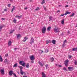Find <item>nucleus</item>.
Masks as SVG:
<instances>
[{
  "label": "nucleus",
  "instance_id": "c756f323",
  "mask_svg": "<svg viewBox=\"0 0 77 77\" xmlns=\"http://www.w3.org/2000/svg\"><path fill=\"white\" fill-rule=\"evenodd\" d=\"M29 66H29V64L27 63V65L26 66V68H29Z\"/></svg>",
  "mask_w": 77,
  "mask_h": 77
},
{
  "label": "nucleus",
  "instance_id": "1a4fd4ad",
  "mask_svg": "<svg viewBox=\"0 0 77 77\" xmlns=\"http://www.w3.org/2000/svg\"><path fill=\"white\" fill-rule=\"evenodd\" d=\"M73 68L72 67H68L69 71H72L73 69Z\"/></svg>",
  "mask_w": 77,
  "mask_h": 77
},
{
  "label": "nucleus",
  "instance_id": "ea45409f",
  "mask_svg": "<svg viewBox=\"0 0 77 77\" xmlns=\"http://www.w3.org/2000/svg\"><path fill=\"white\" fill-rule=\"evenodd\" d=\"M5 57H7L8 56V54H5Z\"/></svg>",
  "mask_w": 77,
  "mask_h": 77
},
{
  "label": "nucleus",
  "instance_id": "49530a36",
  "mask_svg": "<svg viewBox=\"0 0 77 77\" xmlns=\"http://www.w3.org/2000/svg\"><path fill=\"white\" fill-rule=\"evenodd\" d=\"M72 57V56L70 55L69 56V58H71Z\"/></svg>",
  "mask_w": 77,
  "mask_h": 77
},
{
  "label": "nucleus",
  "instance_id": "13d9d810",
  "mask_svg": "<svg viewBox=\"0 0 77 77\" xmlns=\"http://www.w3.org/2000/svg\"><path fill=\"white\" fill-rule=\"evenodd\" d=\"M2 20H5V19L4 18H2Z\"/></svg>",
  "mask_w": 77,
  "mask_h": 77
},
{
  "label": "nucleus",
  "instance_id": "0eeeda50",
  "mask_svg": "<svg viewBox=\"0 0 77 77\" xmlns=\"http://www.w3.org/2000/svg\"><path fill=\"white\" fill-rule=\"evenodd\" d=\"M68 62H69V60H66L64 62V64L66 66H68Z\"/></svg>",
  "mask_w": 77,
  "mask_h": 77
},
{
  "label": "nucleus",
  "instance_id": "bb28decb",
  "mask_svg": "<svg viewBox=\"0 0 77 77\" xmlns=\"http://www.w3.org/2000/svg\"><path fill=\"white\" fill-rule=\"evenodd\" d=\"M50 59L51 60H52V61H51V62H53V61L54 60V58H53V57H52Z\"/></svg>",
  "mask_w": 77,
  "mask_h": 77
},
{
  "label": "nucleus",
  "instance_id": "f8f14e48",
  "mask_svg": "<svg viewBox=\"0 0 77 77\" xmlns=\"http://www.w3.org/2000/svg\"><path fill=\"white\" fill-rule=\"evenodd\" d=\"M51 42L53 44H56V40H53Z\"/></svg>",
  "mask_w": 77,
  "mask_h": 77
},
{
  "label": "nucleus",
  "instance_id": "473e14b6",
  "mask_svg": "<svg viewBox=\"0 0 77 77\" xmlns=\"http://www.w3.org/2000/svg\"><path fill=\"white\" fill-rule=\"evenodd\" d=\"M63 70H65V71L66 70V68L65 67H64L63 68Z\"/></svg>",
  "mask_w": 77,
  "mask_h": 77
},
{
  "label": "nucleus",
  "instance_id": "bf43d9fd",
  "mask_svg": "<svg viewBox=\"0 0 77 77\" xmlns=\"http://www.w3.org/2000/svg\"><path fill=\"white\" fill-rule=\"evenodd\" d=\"M68 32V33H69V34H70V32L69 31Z\"/></svg>",
  "mask_w": 77,
  "mask_h": 77
},
{
  "label": "nucleus",
  "instance_id": "338daca9",
  "mask_svg": "<svg viewBox=\"0 0 77 77\" xmlns=\"http://www.w3.org/2000/svg\"><path fill=\"white\" fill-rule=\"evenodd\" d=\"M24 0H22V1H24Z\"/></svg>",
  "mask_w": 77,
  "mask_h": 77
},
{
  "label": "nucleus",
  "instance_id": "09e8293b",
  "mask_svg": "<svg viewBox=\"0 0 77 77\" xmlns=\"http://www.w3.org/2000/svg\"><path fill=\"white\" fill-rule=\"evenodd\" d=\"M13 33V31H12L10 32V33Z\"/></svg>",
  "mask_w": 77,
  "mask_h": 77
},
{
  "label": "nucleus",
  "instance_id": "423d86ee",
  "mask_svg": "<svg viewBox=\"0 0 77 77\" xmlns=\"http://www.w3.org/2000/svg\"><path fill=\"white\" fill-rule=\"evenodd\" d=\"M71 14V12H69L68 11H67L66 13L65 14H61L60 16H64V15H66L67 14Z\"/></svg>",
  "mask_w": 77,
  "mask_h": 77
},
{
  "label": "nucleus",
  "instance_id": "a19ab883",
  "mask_svg": "<svg viewBox=\"0 0 77 77\" xmlns=\"http://www.w3.org/2000/svg\"><path fill=\"white\" fill-rule=\"evenodd\" d=\"M11 4H8V7H11Z\"/></svg>",
  "mask_w": 77,
  "mask_h": 77
},
{
  "label": "nucleus",
  "instance_id": "4468645a",
  "mask_svg": "<svg viewBox=\"0 0 77 77\" xmlns=\"http://www.w3.org/2000/svg\"><path fill=\"white\" fill-rule=\"evenodd\" d=\"M72 51H77V48H75L72 49Z\"/></svg>",
  "mask_w": 77,
  "mask_h": 77
},
{
  "label": "nucleus",
  "instance_id": "a878e982",
  "mask_svg": "<svg viewBox=\"0 0 77 77\" xmlns=\"http://www.w3.org/2000/svg\"><path fill=\"white\" fill-rule=\"evenodd\" d=\"M45 0H43L41 2L42 5H43L44 3H45Z\"/></svg>",
  "mask_w": 77,
  "mask_h": 77
},
{
  "label": "nucleus",
  "instance_id": "2f4dec72",
  "mask_svg": "<svg viewBox=\"0 0 77 77\" xmlns=\"http://www.w3.org/2000/svg\"><path fill=\"white\" fill-rule=\"evenodd\" d=\"M49 19H50L49 21H50V20H52V19H51L52 18V17L50 16L49 17Z\"/></svg>",
  "mask_w": 77,
  "mask_h": 77
},
{
  "label": "nucleus",
  "instance_id": "aec40b11",
  "mask_svg": "<svg viewBox=\"0 0 77 77\" xmlns=\"http://www.w3.org/2000/svg\"><path fill=\"white\" fill-rule=\"evenodd\" d=\"M38 64L40 65L41 66H43V64L40 61H38Z\"/></svg>",
  "mask_w": 77,
  "mask_h": 77
},
{
  "label": "nucleus",
  "instance_id": "c85d7f7f",
  "mask_svg": "<svg viewBox=\"0 0 77 77\" xmlns=\"http://www.w3.org/2000/svg\"><path fill=\"white\" fill-rule=\"evenodd\" d=\"M39 52L40 54H42L43 53V51L42 50H40L39 51Z\"/></svg>",
  "mask_w": 77,
  "mask_h": 77
},
{
  "label": "nucleus",
  "instance_id": "4d7b16f0",
  "mask_svg": "<svg viewBox=\"0 0 77 77\" xmlns=\"http://www.w3.org/2000/svg\"><path fill=\"white\" fill-rule=\"evenodd\" d=\"M10 1L11 2H12V0H10Z\"/></svg>",
  "mask_w": 77,
  "mask_h": 77
},
{
  "label": "nucleus",
  "instance_id": "c03bdc74",
  "mask_svg": "<svg viewBox=\"0 0 77 77\" xmlns=\"http://www.w3.org/2000/svg\"><path fill=\"white\" fill-rule=\"evenodd\" d=\"M45 66H46V68H47V67H48V64H46L45 65Z\"/></svg>",
  "mask_w": 77,
  "mask_h": 77
},
{
  "label": "nucleus",
  "instance_id": "c9c22d12",
  "mask_svg": "<svg viewBox=\"0 0 77 77\" xmlns=\"http://www.w3.org/2000/svg\"><path fill=\"white\" fill-rule=\"evenodd\" d=\"M8 62V61H7V59H5L4 62H5V63H6V62Z\"/></svg>",
  "mask_w": 77,
  "mask_h": 77
},
{
  "label": "nucleus",
  "instance_id": "7ed1b4c3",
  "mask_svg": "<svg viewBox=\"0 0 77 77\" xmlns=\"http://www.w3.org/2000/svg\"><path fill=\"white\" fill-rule=\"evenodd\" d=\"M46 31V28L45 26L43 27L42 30V33H45Z\"/></svg>",
  "mask_w": 77,
  "mask_h": 77
},
{
  "label": "nucleus",
  "instance_id": "2eb2a0df",
  "mask_svg": "<svg viewBox=\"0 0 77 77\" xmlns=\"http://www.w3.org/2000/svg\"><path fill=\"white\" fill-rule=\"evenodd\" d=\"M65 42H66V40H65L64 41L63 44V47H65Z\"/></svg>",
  "mask_w": 77,
  "mask_h": 77
},
{
  "label": "nucleus",
  "instance_id": "393cba45",
  "mask_svg": "<svg viewBox=\"0 0 77 77\" xmlns=\"http://www.w3.org/2000/svg\"><path fill=\"white\" fill-rule=\"evenodd\" d=\"M0 62H2V61H3V59L1 56H0Z\"/></svg>",
  "mask_w": 77,
  "mask_h": 77
},
{
  "label": "nucleus",
  "instance_id": "dca6fc26",
  "mask_svg": "<svg viewBox=\"0 0 77 77\" xmlns=\"http://www.w3.org/2000/svg\"><path fill=\"white\" fill-rule=\"evenodd\" d=\"M51 30V27L50 26L48 27L47 29V30H48V32H49V31H50Z\"/></svg>",
  "mask_w": 77,
  "mask_h": 77
},
{
  "label": "nucleus",
  "instance_id": "8fccbe9b",
  "mask_svg": "<svg viewBox=\"0 0 77 77\" xmlns=\"http://www.w3.org/2000/svg\"><path fill=\"white\" fill-rule=\"evenodd\" d=\"M46 51H47V53H48V51H49L48 49H47Z\"/></svg>",
  "mask_w": 77,
  "mask_h": 77
},
{
  "label": "nucleus",
  "instance_id": "a211bd4d",
  "mask_svg": "<svg viewBox=\"0 0 77 77\" xmlns=\"http://www.w3.org/2000/svg\"><path fill=\"white\" fill-rule=\"evenodd\" d=\"M8 44L9 46H10V45H11V44H12V42L10 41H9L8 42Z\"/></svg>",
  "mask_w": 77,
  "mask_h": 77
},
{
  "label": "nucleus",
  "instance_id": "f257e3e1",
  "mask_svg": "<svg viewBox=\"0 0 77 77\" xmlns=\"http://www.w3.org/2000/svg\"><path fill=\"white\" fill-rule=\"evenodd\" d=\"M54 32L55 33H58V32H59V30H60V29L58 28L57 26H55V28H54Z\"/></svg>",
  "mask_w": 77,
  "mask_h": 77
},
{
  "label": "nucleus",
  "instance_id": "58836bf2",
  "mask_svg": "<svg viewBox=\"0 0 77 77\" xmlns=\"http://www.w3.org/2000/svg\"><path fill=\"white\" fill-rule=\"evenodd\" d=\"M22 16H19V17H18V19H20V18H21V17H22Z\"/></svg>",
  "mask_w": 77,
  "mask_h": 77
},
{
  "label": "nucleus",
  "instance_id": "79ce46f5",
  "mask_svg": "<svg viewBox=\"0 0 77 77\" xmlns=\"http://www.w3.org/2000/svg\"><path fill=\"white\" fill-rule=\"evenodd\" d=\"M31 63H33L34 62V61L33 60L31 61Z\"/></svg>",
  "mask_w": 77,
  "mask_h": 77
},
{
  "label": "nucleus",
  "instance_id": "a18cd8bd",
  "mask_svg": "<svg viewBox=\"0 0 77 77\" xmlns=\"http://www.w3.org/2000/svg\"><path fill=\"white\" fill-rule=\"evenodd\" d=\"M19 17V16L18 15H17L16 16V18H18Z\"/></svg>",
  "mask_w": 77,
  "mask_h": 77
},
{
  "label": "nucleus",
  "instance_id": "7c9ffc66",
  "mask_svg": "<svg viewBox=\"0 0 77 77\" xmlns=\"http://www.w3.org/2000/svg\"><path fill=\"white\" fill-rule=\"evenodd\" d=\"M75 15V14L73 13L71 15H70V17H73Z\"/></svg>",
  "mask_w": 77,
  "mask_h": 77
},
{
  "label": "nucleus",
  "instance_id": "6ab92c4d",
  "mask_svg": "<svg viewBox=\"0 0 77 77\" xmlns=\"http://www.w3.org/2000/svg\"><path fill=\"white\" fill-rule=\"evenodd\" d=\"M15 7L14 6H13V8L11 10V12L13 13L14 12V10L15 9Z\"/></svg>",
  "mask_w": 77,
  "mask_h": 77
},
{
  "label": "nucleus",
  "instance_id": "cd10ccee",
  "mask_svg": "<svg viewBox=\"0 0 77 77\" xmlns=\"http://www.w3.org/2000/svg\"><path fill=\"white\" fill-rule=\"evenodd\" d=\"M4 26H5L4 25H2L1 26H0V29H2V28H3V27H4Z\"/></svg>",
  "mask_w": 77,
  "mask_h": 77
},
{
  "label": "nucleus",
  "instance_id": "774afa93",
  "mask_svg": "<svg viewBox=\"0 0 77 77\" xmlns=\"http://www.w3.org/2000/svg\"><path fill=\"white\" fill-rule=\"evenodd\" d=\"M44 9H45V10H45V8H44Z\"/></svg>",
  "mask_w": 77,
  "mask_h": 77
},
{
  "label": "nucleus",
  "instance_id": "f704fd0d",
  "mask_svg": "<svg viewBox=\"0 0 77 77\" xmlns=\"http://www.w3.org/2000/svg\"><path fill=\"white\" fill-rule=\"evenodd\" d=\"M74 63L75 65H77V61L75 60V62H74Z\"/></svg>",
  "mask_w": 77,
  "mask_h": 77
},
{
  "label": "nucleus",
  "instance_id": "0e129e2a",
  "mask_svg": "<svg viewBox=\"0 0 77 77\" xmlns=\"http://www.w3.org/2000/svg\"><path fill=\"white\" fill-rule=\"evenodd\" d=\"M20 28H19V29L20 30Z\"/></svg>",
  "mask_w": 77,
  "mask_h": 77
},
{
  "label": "nucleus",
  "instance_id": "69168bd1",
  "mask_svg": "<svg viewBox=\"0 0 77 77\" xmlns=\"http://www.w3.org/2000/svg\"><path fill=\"white\" fill-rule=\"evenodd\" d=\"M18 74H19V72H18Z\"/></svg>",
  "mask_w": 77,
  "mask_h": 77
},
{
  "label": "nucleus",
  "instance_id": "e433bc0d",
  "mask_svg": "<svg viewBox=\"0 0 77 77\" xmlns=\"http://www.w3.org/2000/svg\"><path fill=\"white\" fill-rule=\"evenodd\" d=\"M13 75L15 77H18L17 76V75L15 73H13Z\"/></svg>",
  "mask_w": 77,
  "mask_h": 77
},
{
  "label": "nucleus",
  "instance_id": "052dcab7",
  "mask_svg": "<svg viewBox=\"0 0 77 77\" xmlns=\"http://www.w3.org/2000/svg\"><path fill=\"white\" fill-rule=\"evenodd\" d=\"M14 31H15V30L14 29H13V30H12V31L13 32H14Z\"/></svg>",
  "mask_w": 77,
  "mask_h": 77
},
{
  "label": "nucleus",
  "instance_id": "39448f33",
  "mask_svg": "<svg viewBox=\"0 0 77 77\" xmlns=\"http://www.w3.org/2000/svg\"><path fill=\"white\" fill-rule=\"evenodd\" d=\"M34 42V39L33 37L31 38V39L30 40V43L31 45H32V44H33Z\"/></svg>",
  "mask_w": 77,
  "mask_h": 77
},
{
  "label": "nucleus",
  "instance_id": "864d4df0",
  "mask_svg": "<svg viewBox=\"0 0 77 77\" xmlns=\"http://www.w3.org/2000/svg\"><path fill=\"white\" fill-rule=\"evenodd\" d=\"M23 77H27V76H26V75H24L23 76Z\"/></svg>",
  "mask_w": 77,
  "mask_h": 77
},
{
  "label": "nucleus",
  "instance_id": "6e6d98bb",
  "mask_svg": "<svg viewBox=\"0 0 77 77\" xmlns=\"http://www.w3.org/2000/svg\"><path fill=\"white\" fill-rule=\"evenodd\" d=\"M60 12V11H59V10H58V11H57V12Z\"/></svg>",
  "mask_w": 77,
  "mask_h": 77
},
{
  "label": "nucleus",
  "instance_id": "b1692460",
  "mask_svg": "<svg viewBox=\"0 0 77 77\" xmlns=\"http://www.w3.org/2000/svg\"><path fill=\"white\" fill-rule=\"evenodd\" d=\"M24 38L25 39L23 40V42H26V40H27V39H28V38H27V37H25Z\"/></svg>",
  "mask_w": 77,
  "mask_h": 77
},
{
  "label": "nucleus",
  "instance_id": "de8ad7c7",
  "mask_svg": "<svg viewBox=\"0 0 77 77\" xmlns=\"http://www.w3.org/2000/svg\"><path fill=\"white\" fill-rule=\"evenodd\" d=\"M59 67H62V66H61L60 65H59Z\"/></svg>",
  "mask_w": 77,
  "mask_h": 77
},
{
  "label": "nucleus",
  "instance_id": "20e7f679",
  "mask_svg": "<svg viewBox=\"0 0 77 77\" xmlns=\"http://www.w3.org/2000/svg\"><path fill=\"white\" fill-rule=\"evenodd\" d=\"M19 68H20V74H21L22 75H23V73L24 72L23 71V70L22 69H23V67L21 66H19Z\"/></svg>",
  "mask_w": 77,
  "mask_h": 77
},
{
  "label": "nucleus",
  "instance_id": "5fc2aeb1",
  "mask_svg": "<svg viewBox=\"0 0 77 77\" xmlns=\"http://www.w3.org/2000/svg\"><path fill=\"white\" fill-rule=\"evenodd\" d=\"M27 9V8H25V9H26V10Z\"/></svg>",
  "mask_w": 77,
  "mask_h": 77
},
{
  "label": "nucleus",
  "instance_id": "e2e57ef3",
  "mask_svg": "<svg viewBox=\"0 0 77 77\" xmlns=\"http://www.w3.org/2000/svg\"><path fill=\"white\" fill-rule=\"evenodd\" d=\"M76 27H77V24H76V26H75Z\"/></svg>",
  "mask_w": 77,
  "mask_h": 77
},
{
  "label": "nucleus",
  "instance_id": "f03ea898",
  "mask_svg": "<svg viewBox=\"0 0 77 77\" xmlns=\"http://www.w3.org/2000/svg\"><path fill=\"white\" fill-rule=\"evenodd\" d=\"M19 64L25 67V63L23 61H21L19 62Z\"/></svg>",
  "mask_w": 77,
  "mask_h": 77
},
{
  "label": "nucleus",
  "instance_id": "4be33fe9",
  "mask_svg": "<svg viewBox=\"0 0 77 77\" xmlns=\"http://www.w3.org/2000/svg\"><path fill=\"white\" fill-rule=\"evenodd\" d=\"M46 44H48V43H50V42H51V41L50 40H47L46 41Z\"/></svg>",
  "mask_w": 77,
  "mask_h": 77
},
{
  "label": "nucleus",
  "instance_id": "680f3d73",
  "mask_svg": "<svg viewBox=\"0 0 77 77\" xmlns=\"http://www.w3.org/2000/svg\"><path fill=\"white\" fill-rule=\"evenodd\" d=\"M55 66H57V64H55Z\"/></svg>",
  "mask_w": 77,
  "mask_h": 77
},
{
  "label": "nucleus",
  "instance_id": "ddd939ff",
  "mask_svg": "<svg viewBox=\"0 0 77 77\" xmlns=\"http://www.w3.org/2000/svg\"><path fill=\"white\" fill-rule=\"evenodd\" d=\"M0 72H1L2 74H4V73H5V70L3 69H2L0 71Z\"/></svg>",
  "mask_w": 77,
  "mask_h": 77
},
{
  "label": "nucleus",
  "instance_id": "3c124183",
  "mask_svg": "<svg viewBox=\"0 0 77 77\" xmlns=\"http://www.w3.org/2000/svg\"><path fill=\"white\" fill-rule=\"evenodd\" d=\"M4 11H7V10L6 9H5L4 10Z\"/></svg>",
  "mask_w": 77,
  "mask_h": 77
},
{
  "label": "nucleus",
  "instance_id": "f3484780",
  "mask_svg": "<svg viewBox=\"0 0 77 77\" xmlns=\"http://www.w3.org/2000/svg\"><path fill=\"white\" fill-rule=\"evenodd\" d=\"M18 66V63H16L13 66V68H14V67H17Z\"/></svg>",
  "mask_w": 77,
  "mask_h": 77
},
{
  "label": "nucleus",
  "instance_id": "412c9836",
  "mask_svg": "<svg viewBox=\"0 0 77 77\" xmlns=\"http://www.w3.org/2000/svg\"><path fill=\"white\" fill-rule=\"evenodd\" d=\"M17 38H20V37H21V35L20 34H17Z\"/></svg>",
  "mask_w": 77,
  "mask_h": 77
},
{
  "label": "nucleus",
  "instance_id": "37998d69",
  "mask_svg": "<svg viewBox=\"0 0 77 77\" xmlns=\"http://www.w3.org/2000/svg\"><path fill=\"white\" fill-rule=\"evenodd\" d=\"M17 48H16L14 49V51H16V50H17Z\"/></svg>",
  "mask_w": 77,
  "mask_h": 77
},
{
  "label": "nucleus",
  "instance_id": "9b49d317",
  "mask_svg": "<svg viewBox=\"0 0 77 77\" xmlns=\"http://www.w3.org/2000/svg\"><path fill=\"white\" fill-rule=\"evenodd\" d=\"M13 74V71H12V70L10 71L9 72V75H12Z\"/></svg>",
  "mask_w": 77,
  "mask_h": 77
},
{
  "label": "nucleus",
  "instance_id": "72a5a7b5",
  "mask_svg": "<svg viewBox=\"0 0 77 77\" xmlns=\"http://www.w3.org/2000/svg\"><path fill=\"white\" fill-rule=\"evenodd\" d=\"M39 8L38 7L37 8L35 9V11H39Z\"/></svg>",
  "mask_w": 77,
  "mask_h": 77
},
{
  "label": "nucleus",
  "instance_id": "4c0bfd02",
  "mask_svg": "<svg viewBox=\"0 0 77 77\" xmlns=\"http://www.w3.org/2000/svg\"><path fill=\"white\" fill-rule=\"evenodd\" d=\"M16 21H17V20H14L13 21V22L14 23H16Z\"/></svg>",
  "mask_w": 77,
  "mask_h": 77
},
{
  "label": "nucleus",
  "instance_id": "5701e85b",
  "mask_svg": "<svg viewBox=\"0 0 77 77\" xmlns=\"http://www.w3.org/2000/svg\"><path fill=\"white\" fill-rule=\"evenodd\" d=\"M65 23V20L63 19L61 21V23L62 24H64V23Z\"/></svg>",
  "mask_w": 77,
  "mask_h": 77
},
{
  "label": "nucleus",
  "instance_id": "9d476101",
  "mask_svg": "<svg viewBox=\"0 0 77 77\" xmlns=\"http://www.w3.org/2000/svg\"><path fill=\"white\" fill-rule=\"evenodd\" d=\"M42 77H46V75L45 74L44 72H42Z\"/></svg>",
  "mask_w": 77,
  "mask_h": 77
},
{
  "label": "nucleus",
  "instance_id": "603ef678",
  "mask_svg": "<svg viewBox=\"0 0 77 77\" xmlns=\"http://www.w3.org/2000/svg\"><path fill=\"white\" fill-rule=\"evenodd\" d=\"M66 7H68V5H66Z\"/></svg>",
  "mask_w": 77,
  "mask_h": 77
},
{
  "label": "nucleus",
  "instance_id": "6e6552de",
  "mask_svg": "<svg viewBox=\"0 0 77 77\" xmlns=\"http://www.w3.org/2000/svg\"><path fill=\"white\" fill-rule=\"evenodd\" d=\"M30 59L31 60H35V57H34L33 55H32L30 56Z\"/></svg>",
  "mask_w": 77,
  "mask_h": 77
}]
</instances>
